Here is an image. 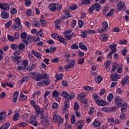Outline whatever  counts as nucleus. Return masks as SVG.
Returning <instances> with one entry per match:
<instances>
[{"instance_id":"1","label":"nucleus","mask_w":129,"mask_h":129,"mask_svg":"<svg viewBox=\"0 0 129 129\" xmlns=\"http://www.w3.org/2000/svg\"><path fill=\"white\" fill-rule=\"evenodd\" d=\"M29 76L35 81H41L42 79H48V75L47 74L41 75L37 72H33L29 74Z\"/></svg>"},{"instance_id":"2","label":"nucleus","mask_w":129,"mask_h":129,"mask_svg":"<svg viewBox=\"0 0 129 129\" xmlns=\"http://www.w3.org/2000/svg\"><path fill=\"white\" fill-rule=\"evenodd\" d=\"M61 9V5L59 4L51 3L48 5V10H49L50 12H57V11L60 12Z\"/></svg>"},{"instance_id":"3","label":"nucleus","mask_w":129,"mask_h":129,"mask_svg":"<svg viewBox=\"0 0 129 129\" xmlns=\"http://www.w3.org/2000/svg\"><path fill=\"white\" fill-rule=\"evenodd\" d=\"M62 95L63 98L66 99V100H72L74 98V93H71L70 94L67 92L63 91L62 92Z\"/></svg>"},{"instance_id":"4","label":"nucleus","mask_w":129,"mask_h":129,"mask_svg":"<svg viewBox=\"0 0 129 129\" xmlns=\"http://www.w3.org/2000/svg\"><path fill=\"white\" fill-rule=\"evenodd\" d=\"M114 101L117 107H120V106L122 105V103H123V100H122V98H121L119 96H115Z\"/></svg>"},{"instance_id":"5","label":"nucleus","mask_w":129,"mask_h":129,"mask_svg":"<svg viewBox=\"0 0 129 129\" xmlns=\"http://www.w3.org/2000/svg\"><path fill=\"white\" fill-rule=\"evenodd\" d=\"M53 121L59 124H62L64 122V119L57 114H55L53 117Z\"/></svg>"},{"instance_id":"6","label":"nucleus","mask_w":129,"mask_h":129,"mask_svg":"<svg viewBox=\"0 0 129 129\" xmlns=\"http://www.w3.org/2000/svg\"><path fill=\"white\" fill-rule=\"evenodd\" d=\"M68 61H70V63L68 64H66L64 66L65 69H72L75 66V64H76V60L74 59H68Z\"/></svg>"},{"instance_id":"7","label":"nucleus","mask_w":129,"mask_h":129,"mask_svg":"<svg viewBox=\"0 0 129 129\" xmlns=\"http://www.w3.org/2000/svg\"><path fill=\"white\" fill-rule=\"evenodd\" d=\"M110 78L112 81H117L118 79H120V75L117 73H112L110 75Z\"/></svg>"},{"instance_id":"8","label":"nucleus","mask_w":129,"mask_h":129,"mask_svg":"<svg viewBox=\"0 0 129 129\" xmlns=\"http://www.w3.org/2000/svg\"><path fill=\"white\" fill-rule=\"evenodd\" d=\"M35 111V115L38 116L39 114L40 115H43L44 114V110L43 109H41L40 106H36L35 108H34Z\"/></svg>"},{"instance_id":"9","label":"nucleus","mask_w":129,"mask_h":129,"mask_svg":"<svg viewBox=\"0 0 129 129\" xmlns=\"http://www.w3.org/2000/svg\"><path fill=\"white\" fill-rule=\"evenodd\" d=\"M36 120L37 118L36 117V116L34 115H32L30 117L29 122H30V123H32V124L33 125H34V126H37V125H38V122L36 121Z\"/></svg>"},{"instance_id":"10","label":"nucleus","mask_w":129,"mask_h":129,"mask_svg":"<svg viewBox=\"0 0 129 129\" xmlns=\"http://www.w3.org/2000/svg\"><path fill=\"white\" fill-rule=\"evenodd\" d=\"M85 123V121L84 120H80L76 123L77 125L76 129H82L83 126H84V124Z\"/></svg>"},{"instance_id":"11","label":"nucleus","mask_w":129,"mask_h":129,"mask_svg":"<svg viewBox=\"0 0 129 129\" xmlns=\"http://www.w3.org/2000/svg\"><path fill=\"white\" fill-rule=\"evenodd\" d=\"M118 10H125L126 9V6H125V4L123 2L121 1L119 2V4L117 5Z\"/></svg>"},{"instance_id":"12","label":"nucleus","mask_w":129,"mask_h":129,"mask_svg":"<svg viewBox=\"0 0 129 129\" xmlns=\"http://www.w3.org/2000/svg\"><path fill=\"white\" fill-rule=\"evenodd\" d=\"M0 9L1 10H4V11H9L10 5L7 3H0Z\"/></svg>"},{"instance_id":"13","label":"nucleus","mask_w":129,"mask_h":129,"mask_svg":"<svg viewBox=\"0 0 129 129\" xmlns=\"http://www.w3.org/2000/svg\"><path fill=\"white\" fill-rule=\"evenodd\" d=\"M95 102L97 105L100 106H105V105H106V102L104 101L103 100L98 99L95 100Z\"/></svg>"},{"instance_id":"14","label":"nucleus","mask_w":129,"mask_h":129,"mask_svg":"<svg viewBox=\"0 0 129 129\" xmlns=\"http://www.w3.org/2000/svg\"><path fill=\"white\" fill-rule=\"evenodd\" d=\"M1 17L2 19L7 20V19H9L10 18V14L7 12L3 11L1 12Z\"/></svg>"},{"instance_id":"15","label":"nucleus","mask_w":129,"mask_h":129,"mask_svg":"<svg viewBox=\"0 0 129 129\" xmlns=\"http://www.w3.org/2000/svg\"><path fill=\"white\" fill-rule=\"evenodd\" d=\"M126 83H127V85H129L128 76H126L121 81V86H124Z\"/></svg>"},{"instance_id":"16","label":"nucleus","mask_w":129,"mask_h":129,"mask_svg":"<svg viewBox=\"0 0 129 129\" xmlns=\"http://www.w3.org/2000/svg\"><path fill=\"white\" fill-rule=\"evenodd\" d=\"M31 52L32 55L37 57V59H42V57H43V55L41 54L40 53L35 51V50H32Z\"/></svg>"},{"instance_id":"17","label":"nucleus","mask_w":129,"mask_h":129,"mask_svg":"<svg viewBox=\"0 0 129 129\" xmlns=\"http://www.w3.org/2000/svg\"><path fill=\"white\" fill-rule=\"evenodd\" d=\"M12 28L16 31H18V30H21L23 28V26H22V24L14 23Z\"/></svg>"},{"instance_id":"18","label":"nucleus","mask_w":129,"mask_h":129,"mask_svg":"<svg viewBox=\"0 0 129 129\" xmlns=\"http://www.w3.org/2000/svg\"><path fill=\"white\" fill-rule=\"evenodd\" d=\"M110 64H111V61L110 60H106L104 63V66L105 67L106 70H107V71L109 72L110 71Z\"/></svg>"},{"instance_id":"19","label":"nucleus","mask_w":129,"mask_h":129,"mask_svg":"<svg viewBox=\"0 0 129 129\" xmlns=\"http://www.w3.org/2000/svg\"><path fill=\"white\" fill-rule=\"evenodd\" d=\"M116 44H110L109 45V48L111 50V52H113V53H116Z\"/></svg>"},{"instance_id":"20","label":"nucleus","mask_w":129,"mask_h":129,"mask_svg":"<svg viewBox=\"0 0 129 129\" xmlns=\"http://www.w3.org/2000/svg\"><path fill=\"white\" fill-rule=\"evenodd\" d=\"M41 121L44 123V122H48L49 121V117L47 114H42L41 117Z\"/></svg>"},{"instance_id":"21","label":"nucleus","mask_w":129,"mask_h":129,"mask_svg":"<svg viewBox=\"0 0 129 129\" xmlns=\"http://www.w3.org/2000/svg\"><path fill=\"white\" fill-rule=\"evenodd\" d=\"M103 80V78L100 75H97L95 77V81L96 83H100Z\"/></svg>"},{"instance_id":"22","label":"nucleus","mask_w":129,"mask_h":129,"mask_svg":"<svg viewBox=\"0 0 129 129\" xmlns=\"http://www.w3.org/2000/svg\"><path fill=\"white\" fill-rule=\"evenodd\" d=\"M28 99V97L26 95H24L22 92H21L20 95L19 96V100L21 101H26Z\"/></svg>"},{"instance_id":"23","label":"nucleus","mask_w":129,"mask_h":129,"mask_svg":"<svg viewBox=\"0 0 129 129\" xmlns=\"http://www.w3.org/2000/svg\"><path fill=\"white\" fill-rule=\"evenodd\" d=\"M93 7L94 8L95 10L97 11V12H99V11H100V9H101V6H100V4L99 3H96L92 4Z\"/></svg>"},{"instance_id":"24","label":"nucleus","mask_w":129,"mask_h":129,"mask_svg":"<svg viewBox=\"0 0 129 129\" xmlns=\"http://www.w3.org/2000/svg\"><path fill=\"white\" fill-rule=\"evenodd\" d=\"M121 107V112L122 113H123L125 110H126V109L127 108V104L126 103H124L122 104Z\"/></svg>"},{"instance_id":"25","label":"nucleus","mask_w":129,"mask_h":129,"mask_svg":"<svg viewBox=\"0 0 129 129\" xmlns=\"http://www.w3.org/2000/svg\"><path fill=\"white\" fill-rule=\"evenodd\" d=\"M113 93H109L108 94V96L107 97V100L108 101V102H111L112 100H113Z\"/></svg>"},{"instance_id":"26","label":"nucleus","mask_w":129,"mask_h":129,"mask_svg":"<svg viewBox=\"0 0 129 129\" xmlns=\"http://www.w3.org/2000/svg\"><path fill=\"white\" fill-rule=\"evenodd\" d=\"M93 87H91L90 86L84 87V90H85L86 92H92L93 91Z\"/></svg>"},{"instance_id":"27","label":"nucleus","mask_w":129,"mask_h":129,"mask_svg":"<svg viewBox=\"0 0 129 129\" xmlns=\"http://www.w3.org/2000/svg\"><path fill=\"white\" fill-rule=\"evenodd\" d=\"M18 96H19V93L18 91H16L13 93V102L16 103L18 101Z\"/></svg>"},{"instance_id":"28","label":"nucleus","mask_w":129,"mask_h":129,"mask_svg":"<svg viewBox=\"0 0 129 129\" xmlns=\"http://www.w3.org/2000/svg\"><path fill=\"white\" fill-rule=\"evenodd\" d=\"M21 118V116L20 115V113L19 112H17L14 114L13 115V120H19Z\"/></svg>"},{"instance_id":"29","label":"nucleus","mask_w":129,"mask_h":129,"mask_svg":"<svg viewBox=\"0 0 129 129\" xmlns=\"http://www.w3.org/2000/svg\"><path fill=\"white\" fill-rule=\"evenodd\" d=\"M79 47L80 49H81V50H85V51H87L88 50L86 45H85V44H84L82 42L79 43Z\"/></svg>"},{"instance_id":"30","label":"nucleus","mask_w":129,"mask_h":129,"mask_svg":"<svg viewBox=\"0 0 129 129\" xmlns=\"http://www.w3.org/2000/svg\"><path fill=\"white\" fill-rule=\"evenodd\" d=\"M93 125L94 127H99V126L101 125V122H100V121L95 120L93 122Z\"/></svg>"},{"instance_id":"31","label":"nucleus","mask_w":129,"mask_h":129,"mask_svg":"<svg viewBox=\"0 0 129 129\" xmlns=\"http://www.w3.org/2000/svg\"><path fill=\"white\" fill-rule=\"evenodd\" d=\"M86 97V94L84 92L83 93H80L78 95V98L79 100H82L84 97Z\"/></svg>"},{"instance_id":"32","label":"nucleus","mask_w":129,"mask_h":129,"mask_svg":"<svg viewBox=\"0 0 129 129\" xmlns=\"http://www.w3.org/2000/svg\"><path fill=\"white\" fill-rule=\"evenodd\" d=\"M27 65H29V60L28 59L22 60L21 66H22L24 69L27 67Z\"/></svg>"},{"instance_id":"33","label":"nucleus","mask_w":129,"mask_h":129,"mask_svg":"<svg viewBox=\"0 0 129 129\" xmlns=\"http://www.w3.org/2000/svg\"><path fill=\"white\" fill-rule=\"evenodd\" d=\"M55 77L56 78L55 81H58V80H62V79L63 78V74H56L55 76Z\"/></svg>"},{"instance_id":"34","label":"nucleus","mask_w":129,"mask_h":129,"mask_svg":"<svg viewBox=\"0 0 129 129\" xmlns=\"http://www.w3.org/2000/svg\"><path fill=\"white\" fill-rule=\"evenodd\" d=\"M35 68H37V64L36 63L32 64L31 66L28 67L27 70H28V71H32V70H34Z\"/></svg>"},{"instance_id":"35","label":"nucleus","mask_w":129,"mask_h":129,"mask_svg":"<svg viewBox=\"0 0 129 129\" xmlns=\"http://www.w3.org/2000/svg\"><path fill=\"white\" fill-rule=\"evenodd\" d=\"M19 50L23 51L26 49V44L25 43H20L18 46Z\"/></svg>"},{"instance_id":"36","label":"nucleus","mask_w":129,"mask_h":129,"mask_svg":"<svg viewBox=\"0 0 129 129\" xmlns=\"http://www.w3.org/2000/svg\"><path fill=\"white\" fill-rule=\"evenodd\" d=\"M10 127V123L9 122L4 123L0 127V129H8Z\"/></svg>"},{"instance_id":"37","label":"nucleus","mask_w":129,"mask_h":129,"mask_svg":"<svg viewBox=\"0 0 129 129\" xmlns=\"http://www.w3.org/2000/svg\"><path fill=\"white\" fill-rule=\"evenodd\" d=\"M77 9H78V6L74 4L70 6L68 8V10L69 11H75V10H77Z\"/></svg>"},{"instance_id":"38","label":"nucleus","mask_w":129,"mask_h":129,"mask_svg":"<svg viewBox=\"0 0 129 129\" xmlns=\"http://www.w3.org/2000/svg\"><path fill=\"white\" fill-rule=\"evenodd\" d=\"M20 37L23 40H26V39L28 38V33H27L26 32L21 33L20 34Z\"/></svg>"},{"instance_id":"39","label":"nucleus","mask_w":129,"mask_h":129,"mask_svg":"<svg viewBox=\"0 0 129 129\" xmlns=\"http://www.w3.org/2000/svg\"><path fill=\"white\" fill-rule=\"evenodd\" d=\"M80 108V106L78 104L77 102H75L74 104V109L75 111H78V110Z\"/></svg>"},{"instance_id":"40","label":"nucleus","mask_w":129,"mask_h":129,"mask_svg":"<svg viewBox=\"0 0 129 129\" xmlns=\"http://www.w3.org/2000/svg\"><path fill=\"white\" fill-rule=\"evenodd\" d=\"M88 34L87 30H83L81 33V37L82 38H86Z\"/></svg>"},{"instance_id":"41","label":"nucleus","mask_w":129,"mask_h":129,"mask_svg":"<svg viewBox=\"0 0 129 129\" xmlns=\"http://www.w3.org/2000/svg\"><path fill=\"white\" fill-rule=\"evenodd\" d=\"M57 40L58 41L60 42V43H62V44H65V43H66L65 42V38H64L61 36H58V37H57Z\"/></svg>"},{"instance_id":"42","label":"nucleus","mask_w":129,"mask_h":129,"mask_svg":"<svg viewBox=\"0 0 129 129\" xmlns=\"http://www.w3.org/2000/svg\"><path fill=\"white\" fill-rule=\"evenodd\" d=\"M33 25L34 27H36V28H39V27L41 26V22L38 21H34L33 22Z\"/></svg>"},{"instance_id":"43","label":"nucleus","mask_w":129,"mask_h":129,"mask_svg":"<svg viewBox=\"0 0 129 129\" xmlns=\"http://www.w3.org/2000/svg\"><path fill=\"white\" fill-rule=\"evenodd\" d=\"M91 4V0H82V5H90Z\"/></svg>"},{"instance_id":"44","label":"nucleus","mask_w":129,"mask_h":129,"mask_svg":"<svg viewBox=\"0 0 129 129\" xmlns=\"http://www.w3.org/2000/svg\"><path fill=\"white\" fill-rule=\"evenodd\" d=\"M34 41H35V39H34V37H33V36L27 37V41H26L27 43H28V42L29 43H32V42H34Z\"/></svg>"},{"instance_id":"45","label":"nucleus","mask_w":129,"mask_h":129,"mask_svg":"<svg viewBox=\"0 0 129 129\" xmlns=\"http://www.w3.org/2000/svg\"><path fill=\"white\" fill-rule=\"evenodd\" d=\"M100 38L101 40L103 41V42H105V41H107V35L103 34L101 35Z\"/></svg>"},{"instance_id":"46","label":"nucleus","mask_w":129,"mask_h":129,"mask_svg":"<svg viewBox=\"0 0 129 129\" xmlns=\"http://www.w3.org/2000/svg\"><path fill=\"white\" fill-rule=\"evenodd\" d=\"M71 48L72 50H78L79 46H78V44L74 43L71 46Z\"/></svg>"},{"instance_id":"47","label":"nucleus","mask_w":129,"mask_h":129,"mask_svg":"<svg viewBox=\"0 0 129 129\" xmlns=\"http://www.w3.org/2000/svg\"><path fill=\"white\" fill-rule=\"evenodd\" d=\"M95 10V8H94L93 6L92 5V6L90 7V8L88 10L89 14H93V12H94Z\"/></svg>"},{"instance_id":"48","label":"nucleus","mask_w":129,"mask_h":129,"mask_svg":"<svg viewBox=\"0 0 129 129\" xmlns=\"http://www.w3.org/2000/svg\"><path fill=\"white\" fill-rule=\"evenodd\" d=\"M75 115L73 114L71 117V122L72 124H74L75 122H76V120H75Z\"/></svg>"},{"instance_id":"49","label":"nucleus","mask_w":129,"mask_h":129,"mask_svg":"<svg viewBox=\"0 0 129 129\" xmlns=\"http://www.w3.org/2000/svg\"><path fill=\"white\" fill-rule=\"evenodd\" d=\"M25 2V6L26 7H30L31 5H32V2L31 0H24Z\"/></svg>"},{"instance_id":"50","label":"nucleus","mask_w":129,"mask_h":129,"mask_svg":"<svg viewBox=\"0 0 129 129\" xmlns=\"http://www.w3.org/2000/svg\"><path fill=\"white\" fill-rule=\"evenodd\" d=\"M12 24H13V22L11 20H10L8 22H7L5 24L6 29H9V28H10V27L12 26Z\"/></svg>"},{"instance_id":"51","label":"nucleus","mask_w":129,"mask_h":129,"mask_svg":"<svg viewBox=\"0 0 129 129\" xmlns=\"http://www.w3.org/2000/svg\"><path fill=\"white\" fill-rule=\"evenodd\" d=\"M30 80V77L26 76L24 77L23 79H21V82L22 83L23 82H27V81H29Z\"/></svg>"},{"instance_id":"52","label":"nucleus","mask_w":129,"mask_h":129,"mask_svg":"<svg viewBox=\"0 0 129 129\" xmlns=\"http://www.w3.org/2000/svg\"><path fill=\"white\" fill-rule=\"evenodd\" d=\"M22 58L21 56H12V62H17L18 60H20Z\"/></svg>"},{"instance_id":"53","label":"nucleus","mask_w":129,"mask_h":129,"mask_svg":"<svg viewBox=\"0 0 129 129\" xmlns=\"http://www.w3.org/2000/svg\"><path fill=\"white\" fill-rule=\"evenodd\" d=\"M51 107L53 109H56V108H59V105L58 104V103L54 102L52 103Z\"/></svg>"},{"instance_id":"54","label":"nucleus","mask_w":129,"mask_h":129,"mask_svg":"<svg viewBox=\"0 0 129 129\" xmlns=\"http://www.w3.org/2000/svg\"><path fill=\"white\" fill-rule=\"evenodd\" d=\"M114 53V52H113L112 51H109L108 54L107 55V57L109 60H111L112 59V55Z\"/></svg>"},{"instance_id":"55","label":"nucleus","mask_w":129,"mask_h":129,"mask_svg":"<svg viewBox=\"0 0 129 129\" xmlns=\"http://www.w3.org/2000/svg\"><path fill=\"white\" fill-rule=\"evenodd\" d=\"M118 43L120 45H126V44H127V41L125 39H122L119 41Z\"/></svg>"},{"instance_id":"56","label":"nucleus","mask_w":129,"mask_h":129,"mask_svg":"<svg viewBox=\"0 0 129 129\" xmlns=\"http://www.w3.org/2000/svg\"><path fill=\"white\" fill-rule=\"evenodd\" d=\"M52 96L53 97H58L59 96V92L57 91V90H54L52 92Z\"/></svg>"},{"instance_id":"57","label":"nucleus","mask_w":129,"mask_h":129,"mask_svg":"<svg viewBox=\"0 0 129 129\" xmlns=\"http://www.w3.org/2000/svg\"><path fill=\"white\" fill-rule=\"evenodd\" d=\"M17 12L18 11L16 8H12L10 10V13L12 15H16V14H17Z\"/></svg>"},{"instance_id":"58","label":"nucleus","mask_w":129,"mask_h":129,"mask_svg":"<svg viewBox=\"0 0 129 129\" xmlns=\"http://www.w3.org/2000/svg\"><path fill=\"white\" fill-rule=\"evenodd\" d=\"M84 60H85L84 58H79L78 61V64L83 65V64H84Z\"/></svg>"},{"instance_id":"59","label":"nucleus","mask_w":129,"mask_h":129,"mask_svg":"<svg viewBox=\"0 0 129 129\" xmlns=\"http://www.w3.org/2000/svg\"><path fill=\"white\" fill-rule=\"evenodd\" d=\"M126 117V115H125V114L121 112V114L120 115V119H121V120H123L124 119H125Z\"/></svg>"},{"instance_id":"60","label":"nucleus","mask_w":129,"mask_h":129,"mask_svg":"<svg viewBox=\"0 0 129 129\" xmlns=\"http://www.w3.org/2000/svg\"><path fill=\"white\" fill-rule=\"evenodd\" d=\"M105 32V30L102 28H98L97 29V32L99 34H103Z\"/></svg>"},{"instance_id":"61","label":"nucleus","mask_w":129,"mask_h":129,"mask_svg":"<svg viewBox=\"0 0 129 129\" xmlns=\"http://www.w3.org/2000/svg\"><path fill=\"white\" fill-rule=\"evenodd\" d=\"M114 12V10L111 9L108 13H107V17H111V16H113Z\"/></svg>"},{"instance_id":"62","label":"nucleus","mask_w":129,"mask_h":129,"mask_svg":"<svg viewBox=\"0 0 129 129\" xmlns=\"http://www.w3.org/2000/svg\"><path fill=\"white\" fill-rule=\"evenodd\" d=\"M102 26L103 28H104V29H105V30H106V29H107L108 28V24L106 22H103L102 23Z\"/></svg>"},{"instance_id":"63","label":"nucleus","mask_w":129,"mask_h":129,"mask_svg":"<svg viewBox=\"0 0 129 129\" xmlns=\"http://www.w3.org/2000/svg\"><path fill=\"white\" fill-rule=\"evenodd\" d=\"M78 24H79V27L81 28L83 26H84V23H83V21L82 20H79L78 21Z\"/></svg>"},{"instance_id":"64","label":"nucleus","mask_w":129,"mask_h":129,"mask_svg":"<svg viewBox=\"0 0 129 129\" xmlns=\"http://www.w3.org/2000/svg\"><path fill=\"white\" fill-rule=\"evenodd\" d=\"M51 37L53 39H55V40H58V37H59V35L56 33H52L51 34Z\"/></svg>"}]
</instances>
